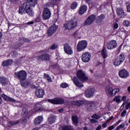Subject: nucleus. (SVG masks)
Here are the masks:
<instances>
[{"instance_id": "nucleus-1", "label": "nucleus", "mask_w": 130, "mask_h": 130, "mask_svg": "<svg viewBox=\"0 0 130 130\" xmlns=\"http://www.w3.org/2000/svg\"><path fill=\"white\" fill-rule=\"evenodd\" d=\"M31 6H28V3L27 2H25L24 3L21 4L20 7H19V14H23L24 12L27 13V14L30 16L31 17L34 16V12L32 9H31Z\"/></svg>"}, {"instance_id": "nucleus-2", "label": "nucleus", "mask_w": 130, "mask_h": 130, "mask_svg": "<svg viewBox=\"0 0 130 130\" xmlns=\"http://www.w3.org/2000/svg\"><path fill=\"white\" fill-rule=\"evenodd\" d=\"M77 26H78V19L76 18H74L63 24V27L68 31L75 29Z\"/></svg>"}, {"instance_id": "nucleus-3", "label": "nucleus", "mask_w": 130, "mask_h": 130, "mask_svg": "<svg viewBox=\"0 0 130 130\" xmlns=\"http://www.w3.org/2000/svg\"><path fill=\"white\" fill-rule=\"evenodd\" d=\"M14 77L16 79H18L20 82L21 81H25L26 78H27V72L24 70H21L18 72H15L14 73Z\"/></svg>"}, {"instance_id": "nucleus-4", "label": "nucleus", "mask_w": 130, "mask_h": 130, "mask_svg": "<svg viewBox=\"0 0 130 130\" xmlns=\"http://www.w3.org/2000/svg\"><path fill=\"white\" fill-rule=\"evenodd\" d=\"M97 106H98V103L90 101L88 102L86 105V108L89 111H94L97 109Z\"/></svg>"}, {"instance_id": "nucleus-5", "label": "nucleus", "mask_w": 130, "mask_h": 130, "mask_svg": "<svg viewBox=\"0 0 130 130\" xmlns=\"http://www.w3.org/2000/svg\"><path fill=\"white\" fill-rule=\"evenodd\" d=\"M76 75L79 81H81V82H85L86 81H88V77L86 76V74H85L83 71L79 70L77 72Z\"/></svg>"}, {"instance_id": "nucleus-6", "label": "nucleus", "mask_w": 130, "mask_h": 130, "mask_svg": "<svg viewBox=\"0 0 130 130\" xmlns=\"http://www.w3.org/2000/svg\"><path fill=\"white\" fill-rule=\"evenodd\" d=\"M88 45V43L86 41H80L77 46V51L80 52L84 50Z\"/></svg>"}, {"instance_id": "nucleus-7", "label": "nucleus", "mask_w": 130, "mask_h": 130, "mask_svg": "<svg viewBox=\"0 0 130 130\" xmlns=\"http://www.w3.org/2000/svg\"><path fill=\"white\" fill-rule=\"evenodd\" d=\"M95 20H96V15L94 14L91 15L85 20L84 23V26H90V25L93 24Z\"/></svg>"}, {"instance_id": "nucleus-8", "label": "nucleus", "mask_w": 130, "mask_h": 130, "mask_svg": "<svg viewBox=\"0 0 130 130\" xmlns=\"http://www.w3.org/2000/svg\"><path fill=\"white\" fill-rule=\"evenodd\" d=\"M51 16V12L48 8H45L43 11L42 18L44 20H48Z\"/></svg>"}, {"instance_id": "nucleus-9", "label": "nucleus", "mask_w": 130, "mask_h": 130, "mask_svg": "<svg viewBox=\"0 0 130 130\" xmlns=\"http://www.w3.org/2000/svg\"><path fill=\"white\" fill-rule=\"evenodd\" d=\"M125 57H124V54H121L119 57H117V58L114 61V64L115 67H118L120 64L124 61Z\"/></svg>"}, {"instance_id": "nucleus-10", "label": "nucleus", "mask_w": 130, "mask_h": 130, "mask_svg": "<svg viewBox=\"0 0 130 130\" xmlns=\"http://www.w3.org/2000/svg\"><path fill=\"white\" fill-rule=\"evenodd\" d=\"M81 59L83 62H89L91 59V54L88 52H85L82 54Z\"/></svg>"}, {"instance_id": "nucleus-11", "label": "nucleus", "mask_w": 130, "mask_h": 130, "mask_svg": "<svg viewBox=\"0 0 130 130\" xmlns=\"http://www.w3.org/2000/svg\"><path fill=\"white\" fill-rule=\"evenodd\" d=\"M58 28V26H57L56 25H53V26L50 27L47 32L48 36H52V35L54 34V32H56V30H57Z\"/></svg>"}, {"instance_id": "nucleus-12", "label": "nucleus", "mask_w": 130, "mask_h": 130, "mask_svg": "<svg viewBox=\"0 0 130 130\" xmlns=\"http://www.w3.org/2000/svg\"><path fill=\"white\" fill-rule=\"evenodd\" d=\"M48 102L52 103V104H63L64 100L62 99H54L53 100H48Z\"/></svg>"}, {"instance_id": "nucleus-13", "label": "nucleus", "mask_w": 130, "mask_h": 130, "mask_svg": "<svg viewBox=\"0 0 130 130\" xmlns=\"http://www.w3.org/2000/svg\"><path fill=\"white\" fill-rule=\"evenodd\" d=\"M117 46V43H116V41L112 40L107 44V47L108 49H113V48H116Z\"/></svg>"}, {"instance_id": "nucleus-14", "label": "nucleus", "mask_w": 130, "mask_h": 130, "mask_svg": "<svg viewBox=\"0 0 130 130\" xmlns=\"http://www.w3.org/2000/svg\"><path fill=\"white\" fill-rule=\"evenodd\" d=\"M39 60H47L49 61L50 59V55L48 54H44L38 57Z\"/></svg>"}, {"instance_id": "nucleus-15", "label": "nucleus", "mask_w": 130, "mask_h": 130, "mask_svg": "<svg viewBox=\"0 0 130 130\" xmlns=\"http://www.w3.org/2000/svg\"><path fill=\"white\" fill-rule=\"evenodd\" d=\"M64 50L67 54H73V49H72V47H70V45L68 44H64Z\"/></svg>"}, {"instance_id": "nucleus-16", "label": "nucleus", "mask_w": 130, "mask_h": 130, "mask_svg": "<svg viewBox=\"0 0 130 130\" xmlns=\"http://www.w3.org/2000/svg\"><path fill=\"white\" fill-rule=\"evenodd\" d=\"M119 76L120 78H123V79L127 78L128 76V72L125 69H122L119 72Z\"/></svg>"}, {"instance_id": "nucleus-17", "label": "nucleus", "mask_w": 130, "mask_h": 130, "mask_svg": "<svg viewBox=\"0 0 130 130\" xmlns=\"http://www.w3.org/2000/svg\"><path fill=\"white\" fill-rule=\"evenodd\" d=\"M106 92L107 95H111V96H114L115 95L114 90L109 86L106 87Z\"/></svg>"}, {"instance_id": "nucleus-18", "label": "nucleus", "mask_w": 130, "mask_h": 130, "mask_svg": "<svg viewBox=\"0 0 130 130\" xmlns=\"http://www.w3.org/2000/svg\"><path fill=\"white\" fill-rule=\"evenodd\" d=\"M27 2V4L29 7L35 8V6L38 4V0H25Z\"/></svg>"}, {"instance_id": "nucleus-19", "label": "nucleus", "mask_w": 130, "mask_h": 130, "mask_svg": "<svg viewBox=\"0 0 130 130\" xmlns=\"http://www.w3.org/2000/svg\"><path fill=\"white\" fill-rule=\"evenodd\" d=\"M44 90L43 89H38L36 91V95L37 97L38 98H43V96H44Z\"/></svg>"}, {"instance_id": "nucleus-20", "label": "nucleus", "mask_w": 130, "mask_h": 130, "mask_svg": "<svg viewBox=\"0 0 130 130\" xmlns=\"http://www.w3.org/2000/svg\"><path fill=\"white\" fill-rule=\"evenodd\" d=\"M73 81L75 85H76L77 87H78V88H82V87H84V85L79 81V80L76 77H74L73 78Z\"/></svg>"}, {"instance_id": "nucleus-21", "label": "nucleus", "mask_w": 130, "mask_h": 130, "mask_svg": "<svg viewBox=\"0 0 130 130\" xmlns=\"http://www.w3.org/2000/svg\"><path fill=\"white\" fill-rule=\"evenodd\" d=\"M117 15L120 18H124L125 14H124V11L121 8H118L116 10Z\"/></svg>"}, {"instance_id": "nucleus-22", "label": "nucleus", "mask_w": 130, "mask_h": 130, "mask_svg": "<svg viewBox=\"0 0 130 130\" xmlns=\"http://www.w3.org/2000/svg\"><path fill=\"white\" fill-rule=\"evenodd\" d=\"M20 83L22 87L27 88L31 84V81L30 80H21L20 81Z\"/></svg>"}, {"instance_id": "nucleus-23", "label": "nucleus", "mask_w": 130, "mask_h": 130, "mask_svg": "<svg viewBox=\"0 0 130 130\" xmlns=\"http://www.w3.org/2000/svg\"><path fill=\"white\" fill-rule=\"evenodd\" d=\"M94 94V91L93 89L90 88L87 89L85 92V95L86 97L88 98H90V97H92Z\"/></svg>"}, {"instance_id": "nucleus-24", "label": "nucleus", "mask_w": 130, "mask_h": 130, "mask_svg": "<svg viewBox=\"0 0 130 130\" xmlns=\"http://www.w3.org/2000/svg\"><path fill=\"white\" fill-rule=\"evenodd\" d=\"M43 121V118L41 116H39L36 118L35 119V125H39L41 122Z\"/></svg>"}, {"instance_id": "nucleus-25", "label": "nucleus", "mask_w": 130, "mask_h": 130, "mask_svg": "<svg viewBox=\"0 0 130 130\" xmlns=\"http://www.w3.org/2000/svg\"><path fill=\"white\" fill-rule=\"evenodd\" d=\"M87 10H88V7H87L86 6L83 5L82 6L79 11V15H83V14H84V13H86L87 11Z\"/></svg>"}, {"instance_id": "nucleus-26", "label": "nucleus", "mask_w": 130, "mask_h": 130, "mask_svg": "<svg viewBox=\"0 0 130 130\" xmlns=\"http://www.w3.org/2000/svg\"><path fill=\"white\" fill-rule=\"evenodd\" d=\"M13 63V60L12 59H8L2 62L3 67H9V66H11Z\"/></svg>"}, {"instance_id": "nucleus-27", "label": "nucleus", "mask_w": 130, "mask_h": 130, "mask_svg": "<svg viewBox=\"0 0 130 130\" xmlns=\"http://www.w3.org/2000/svg\"><path fill=\"white\" fill-rule=\"evenodd\" d=\"M72 119L74 125H78V123H79V118L78 116L77 115H73L72 116Z\"/></svg>"}, {"instance_id": "nucleus-28", "label": "nucleus", "mask_w": 130, "mask_h": 130, "mask_svg": "<svg viewBox=\"0 0 130 130\" xmlns=\"http://www.w3.org/2000/svg\"><path fill=\"white\" fill-rule=\"evenodd\" d=\"M85 102L83 101H77L72 102V104L73 105H76V106H81V105H83V104Z\"/></svg>"}, {"instance_id": "nucleus-29", "label": "nucleus", "mask_w": 130, "mask_h": 130, "mask_svg": "<svg viewBox=\"0 0 130 130\" xmlns=\"http://www.w3.org/2000/svg\"><path fill=\"white\" fill-rule=\"evenodd\" d=\"M2 97L4 100L6 101H11V102H15L16 100L13 98H10L6 94H2Z\"/></svg>"}, {"instance_id": "nucleus-30", "label": "nucleus", "mask_w": 130, "mask_h": 130, "mask_svg": "<svg viewBox=\"0 0 130 130\" xmlns=\"http://www.w3.org/2000/svg\"><path fill=\"white\" fill-rule=\"evenodd\" d=\"M101 54L103 58H106V57L108 56V55L107 54V50L105 48H103L101 51Z\"/></svg>"}, {"instance_id": "nucleus-31", "label": "nucleus", "mask_w": 130, "mask_h": 130, "mask_svg": "<svg viewBox=\"0 0 130 130\" xmlns=\"http://www.w3.org/2000/svg\"><path fill=\"white\" fill-rule=\"evenodd\" d=\"M36 111H42L44 110L45 109L44 108V107H42L40 104H37L36 105Z\"/></svg>"}, {"instance_id": "nucleus-32", "label": "nucleus", "mask_w": 130, "mask_h": 130, "mask_svg": "<svg viewBox=\"0 0 130 130\" xmlns=\"http://www.w3.org/2000/svg\"><path fill=\"white\" fill-rule=\"evenodd\" d=\"M105 19V15L104 14H101L100 16L98 17V22H102Z\"/></svg>"}, {"instance_id": "nucleus-33", "label": "nucleus", "mask_w": 130, "mask_h": 130, "mask_svg": "<svg viewBox=\"0 0 130 130\" xmlns=\"http://www.w3.org/2000/svg\"><path fill=\"white\" fill-rule=\"evenodd\" d=\"M0 82L2 83L3 85H6L8 82L7 80V79L5 77H1L0 78Z\"/></svg>"}, {"instance_id": "nucleus-34", "label": "nucleus", "mask_w": 130, "mask_h": 130, "mask_svg": "<svg viewBox=\"0 0 130 130\" xmlns=\"http://www.w3.org/2000/svg\"><path fill=\"white\" fill-rule=\"evenodd\" d=\"M44 76L45 79L46 80H47L48 81V82H52V80L51 79V77H50V76H49V75L45 74Z\"/></svg>"}, {"instance_id": "nucleus-35", "label": "nucleus", "mask_w": 130, "mask_h": 130, "mask_svg": "<svg viewBox=\"0 0 130 130\" xmlns=\"http://www.w3.org/2000/svg\"><path fill=\"white\" fill-rule=\"evenodd\" d=\"M48 121L49 123L52 124V123H53V122L55 121V117H50V118H48Z\"/></svg>"}, {"instance_id": "nucleus-36", "label": "nucleus", "mask_w": 130, "mask_h": 130, "mask_svg": "<svg viewBox=\"0 0 130 130\" xmlns=\"http://www.w3.org/2000/svg\"><path fill=\"white\" fill-rule=\"evenodd\" d=\"M62 128V130H74V128L72 126H64Z\"/></svg>"}, {"instance_id": "nucleus-37", "label": "nucleus", "mask_w": 130, "mask_h": 130, "mask_svg": "<svg viewBox=\"0 0 130 130\" xmlns=\"http://www.w3.org/2000/svg\"><path fill=\"white\" fill-rule=\"evenodd\" d=\"M78 7V3L74 2L71 4V8L72 10H75Z\"/></svg>"}, {"instance_id": "nucleus-38", "label": "nucleus", "mask_w": 130, "mask_h": 130, "mask_svg": "<svg viewBox=\"0 0 130 130\" xmlns=\"http://www.w3.org/2000/svg\"><path fill=\"white\" fill-rule=\"evenodd\" d=\"M123 24L126 27H128L130 24V22L128 20H125L124 22L123 23Z\"/></svg>"}, {"instance_id": "nucleus-39", "label": "nucleus", "mask_w": 130, "mask_h": 130, "mask_svg": "<svg viewBox=\"0 0 130 130\" xmlns=\"http://www.w3.org/2000/svg\"><path fill=\"white\" fill-rule=\"evenodd\" d=\"M92 118H95V119H99L100 118V116L97 115V114H94L91 116Z\"/></svg>"}, {"instance_id": "nucleus-40", "label": "nucleus", "mask_w": 130, "mask_h": 130, "mask_svg": "<svg viewBox=\"0 0 130 130\" xmlns=\"http://www.w3.org/2000/svg\"><path fill=\"white\" fill-rule=\"evenodd\" d=\"M69 86V85L66 83H62L60 85L61 88H67Z\"/></svg>"}, {"instance_id": "nucleus-41", "label": "nucleus", "mask_w": 130, "mask_h": 130, "mask_svg": "<svg viewBox=\"0 0 130 130\" xmlns=\"http://www.w3.org/2000/svg\"><path fill=\"white\" fill-rule=\"evenodd\" d=\"M56 48H57V45H56V44H53L50 47V49L53 50V49H56Z\"/></svg>"}, {"instance_id": "nucleus-42", "label": "nucleus", "mask_w": 130, "mask_h": 130, "mask_svg": "<svg viewBox=\"0 0 130 130\" xmlns=\"http://www.w3.org/2000/svg\"><path fill=\"white\" fill-rule=\"evenodd\" d=\"M51 1L53 5H56L58 2H60V0H51Z\"/></svg>"}, {"instance_id": "nucleus-43", "label": "nucleus", "mask_w": 130, "mask_h": 130, "mask_svg": "<svg viewBox=\"0 0 130 130\" xmlns=\"http://www.w3.org/2000/svg\"><path fill=\"white\" fill-rule=\"evenodd\" d=\"M126 114V110H124L121 114V116L122 117H124L125 116V115Z\"/></svg>"}, {"instance_id": "nucleus-44", "label": "nucleus", "mask_w": 130, "mask_h": 130, "mask_svg": "<svg viewBox=\"0 0 130 130\" xmlns=\"http://www.w3.org/2000/svg\"><path fill=\"white\" fill-rule=\"evenodd\" d=\"M22 111L23 112L24 114H25V115H27V114H28V110L27 109H23Z\"/></svg>"}, {"instance_id": "nucleus-45", "label": "nucleus", "mask_w": 130, "mask_h": 130, "mask_svg": "<svg viewBox=\"0 0 130 130\" xmlns=\"http://www.w3.org/2000/svg\"><path fill=\"white\" fill-rule=\"evenodd\" d=\"M23 40L24 42H26L27 43H30L31 42V40L27 38H23Z\"/></svg>"}, {"instance_id": "nucleus-46", "label": "nucleus", "mask_w": 130, "mask_h": 130, "mask_svg": "<svg viewBox=\"0 0 130 130\" xmlns=\"http://www.w3.org/2000/svg\"><path fill=\"white\" fill-rule=\"evenodd\" d=\"M13 125H14V122L11 121L8 122V126H9V127H11V126H13Z\"/></svg>"}, {"instance_id": "nucleus-47", "label": "nucleus", "mask_w": 130, "mask_h": 130, "mask_svg": "<svg viewBox=\"0 0 130 130\" xmlns=\"http://www.w3.org/2000/svg\"><path fill=\"white\" fill-rule=\"evenodd\" d=\"M114 101H116L117 103H118L119 102H120V99L119 97H117L114 99Z\"/></svg>"}, {"instance_id": "nucleus-48", "label": "nucleus", "mask_w": 130, "mask_h": 130, "mask_svg": "<svg viewBox=\"0 0 130 130\" xmlns=\"http://www.w3.org/2000/svg\"><path fill=\"white\" fill-rule=\"evenodd\" d=\"M85 2L87 4H88V5H92L93 4L92 0H85Z\"/></svg>"}, {"instance_id": "nucleus-49", "label": "nucleus", "mask_w": 130, "mask_h": 130, "mask_svg": "<svg viewBox=\"0 0 130 130\" xmlns=\"http://www.w3.org/2000/svg\"><path fill=\"white\" fill-rule=\"evenodd\" d=\"M35 21L37 23H39V22H40V21H41V18H40V16H38L37 18H36Z\"/></svg>"}, {"instance_id": "nucleus-50", "label": "nucleus", "mask_w": 130, "mask_h": 130, "mask_svg": "<svg viewBox=\"0 0 130 130\" xmlns=\"http://www.w3.org/2000/svg\"><path fill=\"white\" fill-rule=\"evenodd\" d=\"M118 28V24L116 23L114 24V29L116 30Z\"/></svg>"}, {"instance_id": "nucleus-51", "label": "nucleus", "mask_w": 130, "mask_h": 130, "mask_svg": "<svg viewBox=\"0 0 130 130\" xmlns=\"http://www.w3.org/2000/svg\"><path fill=\"white\" fill-rule=\"evenodd\" d=\"M113 90H114V93H115V95L116 94V93H118V92H119V88H115Z\"/></svg>"}, {"instance_id": "nucleus-52", "label": "nucleus", "mask_w": 130, "mask_h": 130, "mask_svg": "<svg viewBox=\"0 0 130 130\" xmlns=\"http://www.w3.org/2000/svg\"><path fill=\"white\" fill-rule=\"evenodd\" d=\"M28 121V120H27V119H24L22 120V123L23 124H26V123Z\"/></svg>"}, {"instance_id": "nucleus-53", "label": "nucleus", "mask_w": 130, "mask_h": 130, "mask_svg": "<svg viewBox=\"0 0 130 130\" xmlns=\"http://www.w3.org/2000/svg\"><path fill=\"white\" fill-rule=\"evenodd\" d=\"M127 12H128V13H130V3L127 6Z\"/></svg>"}, {"instance_id": "nucleus-54", "label": "nucleus", "mask_w": 130, "mask_h": 130, "mask_svg": "<svg viewBox=\"0 0 130 130\" xmlns=\"http://www.w3.org/2000/svg\"><path fill=\"white\" fill-rule=\"evenodd\" d=\"M1 93H2V88H0V104H2L3 100H2V95H1Z\"/></svg>"}, {"instance_id": "nucleus-55", "label": "nucleus", "mask_w": 130, "mask_h": 130, "mask_svg": "<svg viewBox=\"0 0 130 130\" xmlns=\"http://www.w3.org/2000/svg\"><path fill=\"white\" fill-rule=\"evenodd\" d=\"M114 128V125H112V126H109L108 128V130H112Z\"/></svg>"}, {"instance_id": "nucleus-56", "label": "nucleus", "mask_w": 130, "mask_h": 130, "mask_svg": "<svg viewBox=\"0 0 130 130\" xmlns=\"http://www.w3.org/2000/svg\"><path fill=\"white\" fill-rule=\"evenodd\" d=\"M102 127L104 128L107 127V123L105 122L102 124Z\"/></svg>"}, {"instance_id": "nucleus-57", "label": "nucleus", "mask_w": 130, "mask_h": 130, "mask_svg": "<svg viewBox=\"0 0 130 130\" xmlns=\"http://www.w3.org/2000/svg\"><path fill=\"white\" fill-rule=\"evenodd\" d=\"M91 122H92V123H96V122H97V121H96V120L94 119H91L90 120Z\"/></svg>"}, {"instance_id": "nucleus-58", "label": "nucleus", "mask_w": 130, "mask_h": 130, "mask_svg": "<svg viewBox=\"0 0 130 130\" xmlns=\"http://www.w3.org/2000/svg\"><path fill=\"white\" fill-rule=\"evenodd\" d=\"M130 108V103H128L126 106V109L128 110Z\"/></svg>"}, {"instance_id": "nucleus-59", "label": "nucleus", "mask_w": 130, "mask_h": 130, "mask_svg": "<svg viewBox=\"0 0 130 130\" xmlns=\"http://www.w3.org/2000/svg\"><path fill=\"white\" fill-rule=\"evenodd\" d=\"M18 123H20V121H19L13 122V125H16V124H18Z\"/></svg>"}, {"instance_id": "nucleus-60", "label": "nucleus", "mask_w": 130, "mask_h": 130, "mask_svg": "<svg viewBox=\"0 0 130 130\" xmlns=\"http://www.w3.org/2000/svg\"><path fill=\"white\" fill-rule=\"evenodd\" d=\"M102 128V125H99L96 128V130H100V129H101Z\"/></svg>"}, {"instance_id": "nucleus-61", "label": "nucleus", "mask_w": 130, "mask_h": 130, "mask_svg": "<svg viewBox=\"0 0 130 130\" xmlns=\"http://www.w3.org/2000/svg\"><path fill=\"white\" fill-rule=\"evenodd\" d=\"M118 127H119V128H120V129L123 128V127H124V125L120 124Z\"/></svg>"}, {"instance_id": "nucleus-62", "label": "nucleus", "mask_w": 130, "mask_h": 130, "mask_svg": "<svg viewBox=\"0 0 130 130\" xmlns=\"http://www.w3.org/2000/svg\"><path fill=\"white\" fill-rule=\"evenodd\" d=\"M33 24H34V22H33V21H30V22H27V25H32Z\"/></svg>"}, {"instance_id": "nucleus-63", "label": "nucleus", "mask_w": 130, "mask_h": 130, "mask_svg": "<svg viewBox=\"0 0 130 130\" xmlns=\"http://www.w3.org/2000/svg\"><path fill=\"white\" fill-rule=\"evenodd\" d=\"M78 34V30H77L74 33V36H75L76 37V36H77Z\"/></svg>"}, {"instance_id": "nucleus-64", "label": "nucleus", "mask_w": 130, "mask_h": 130, "mask_svg": "<svg viewBox=\"0 0 130 130\" xmlns=\"http://www.w3.org/2000/svg\"><path fill=\"white\" fill-rule=\"evenodd\" d=\"M10 3H12V4H14L16 2V0H10Z\"/></svg>"}]
</instances>
